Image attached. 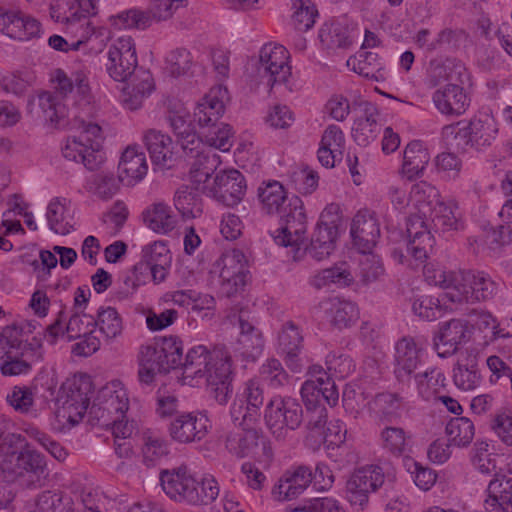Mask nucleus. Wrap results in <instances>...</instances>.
Returning a JSON list of instances; mask_svg holds the SVG:
<instances>
[{
	"instance_id": "nucleus-1",
	"label": "nucleus",
	"mask_w": 512,
	"mask_h": 512,
	"mask_svg": "<svg viewBox=\"0 0 512 512\" xmlns=\"http://www.w3.org/2000/svg\"><path fill=\"white\" fill-rule=\"evenodd\" d=\"M52 81L56 83V92L45 91L38 95V106L43 113L46 121L59 126H65V117L68 114L66 105L62 103V98L75 92L81 101L90 103V87L88 78L82 71H76L68 76L62 69H56L52 76Z\"/></svg>"
},
{
	"instance_id": "nucleus-2",
	"label": "nucleus",
	"mask_w": 512,
	"mask_h": 512,
	"mask_svg": "<svg viewBox=\"0 0 512 512\" xmlns=\"http://www.w3.org/2000/svg\"><path fill=\"white\" fill-rule=\"evenodd\" d=\"M66 315L63 310L57 319L48 325L44 332V338L50 344H55L60 335L66 334L68 340L82 339L73 345L72 352L76 356L88 357L100 348V340L93 335L95 330V318L83 311H74L68 322L63 327Z\"/></svg>"
},
{
	"instance_id": "nucleus-3",
	"label": "nucleus",
	"mask_w": 512,
	"mask_h": 512,
	"mask_svg": "<svg viewBox=\"0 0 512 512\" xmlns=\"http://www.w3.org/2000/svg\"><path fill=\"white\" fill-rule=\"evenodd\" d=\"M412 193L419 212L429 217L436 230L448 232L459 229L461 224L454 211L456 203L444 202L436 187L421 182L414 185Z\"/></svg>"
},
{
	"instance_id": "nucleus-4",
	"label": "nucleus",
	"mask_w": 512,
	"mask_h": 512,
	"mask_svg": "<svg viewBox=\"0 0 512 512\" xmlns=\"http://www.w3.org/2000/svg\"><path fill=\"white\" fill-rule=\"evenodd\" d=\"M264 419L274 437L284 440L289 431L298 429L302 424L303 408L294 398L276 396L268 402Z\"/></svg>"
},
{
	"instance_id": "nucleus-5",
	"label": "nucleus",
	"mask_w": 512,
	"mask_h": 512,
	"mask_svg": "<svg viewBox=\"0 0 512 512\" xmlns=\"http://www.w3.org/2000/svg\"><path fill=\"white\" fill-rule=\"evenodd\" d=\"M280 227L273 235L278 245L299 246L305 240L307 217L302 200L293 195L280 211Z\"/></svg>"
},
{
	"instance_id": "nucleus-6",
	"label": "nucleus",
	"mask_w": 512,
	"mask_h": 512,
	"mask_svg": "<svg viewBox=\"0 0 512 512\" xmlns=\"http://www.w3.org/2000/svg\"><path fill=\"white\" fill-rule=\"evenodd\" d=\"M185 0H151L147 10L129 9L114 17L113 25L119 29L144 30L153 22L165 21L172 17L173 13Z\"/></svg>"
},
{
	"instance_id": "nucleus-7",
	"label": "nucleus",
	"mask_w": 512,
	"mask_h": 512,
	"mask_svg": "<svg viewBox=\"0 0 512 512\" xmlns=\"http://www.w3.org/2000/svg\"><path fill=\"white\" fill-rule=\"evenodd\" d=\"M203 377L210 395L220 405L227 404L233 393V370L231 356L225 348L215 347L214 360Z\"/></svg>"
},
{
	"instance_id": "nucleus-8",
	"label": "nucleus",
	"mask_w": 512,
	"mask_h": 512,
	"mask_svg": "<svg viewBox=\"0 0 512 512\" xmlns=\"http://www.w3.org/2000/svg\"><path fill=\"white\" fill-rule=\"evenodd\" d=\"M339 222L338 206L334 204L327 206L320 215L310 244L306 247L308 255L321 261L333 252L338 237Z\"/></svg>"
},
{
	"instance_id": "nucleus-9",
	"label": "nucleus",
	"mask_w": 512,
	"mask_h": 512,
	"mask_svg": "<svg viewBox=\"0 0 512 512\" xmlns=\"http://www.w3.org/2000/svg\"><path fill=\"white\" fill-rule=\"evenodd\" d=\"M246 188L245 177L240 171L224 169L215 173L203 194L227 207H234L242 201Z\"/></svg>"
},
{
	"instance_id": "nucleus-10",
	"label": "nucleus",
	"mask_w": 512,
	"mask_h": 512,
	"mask_svg": "<svg viewBox=\"0 0 512 512\" xmlns=\"http://www.w3.org/2000/svg\"><path fill=\"white\" fill-rule=\"evenodd\" d=\"M289 54L280 44H265L259 53L258 74L266 80V85L273 87L284 84L291 76V67L288 65Z\"/></svg>"
},
{
	"instance_id": "nucleus-11",
	"label": "nucleus",
	"mask_w": 512,
	"mask_h": 512,
	"mask_svg": "<svg viewBox=\"0 0 512 512\" xmlns=\"http://www.w3.org/2000/svg\"><path fill=\"white\" fill-rule=\"evenodd\" d=\"M384 483V472L380 466L369 465L356 469L346 483L347 499L352 506L363 510L368 504L369 494Z\"/></svg>"
},
{
	"instance_id": "nucleus-12",
	"label": "nucleus",
	"mask_w": 512,
	"mask_h": 512,
	"mask_svg": "<svg viewBox=\"0 0 512 512\" xmlns=\"http://www.w3.org/2000/svg\"><path fill=\"white\" fill-rule=\"evenodd\" d=\"M138 60L133 39L119 37L109 48L107 71L115 81L125 82L137 68Z\"/></svg>"
},
{
	"instance_id": "nucleus-13",
	"label": "nucleus",
	"mask_w": 512,
	"mask_h": 512,
	"mask_svg": "<svg viewBox=\"0 0 512 512\" xmlns=\"http://www.w3.org/2000/svg\"><path fill=\"white\" fill-rule=\"evenodd\" d=\"M423 348L411 336L400 338L394 348L393 372L401 383H410L422 366Z\"/></svg>"
},
{
	"instance_id": "nucleus-14",
	"label": "nucleus",
	"mask_w": 512,
	"mask_h": 512,
	"mask_svg": "<svg viewBox=\"0 0 512 512\" xmlns=\"http://www.w3.org/2000/svg\"><path fill=\"white\" fill-rule=\"evenodd\" d=\"M460 284L457 286V294H451L454 302L485 301L494 296L497 284L483 271L460 272Z\"/></svg>"
},
{
	"instance_id": "nucleus-15",
	"label": "nucleus",
	"mask_w": 512,
	"mask_h": 512,
	"mask_svg": "<svg viewBox=\"0 0 512 512\" xmlns=\"http://www.w3.org/2000/svg\"><path fill=\"white\" fill-rule=\"evenodd\" d=\"M209 428L210 421L206 415L198 412H183L174 416L168 431L172 440L187 444L204 439Z\"/></svg>"
},
{
	"instance_id": "nucleus-16",
	"label": "nucleus",
	"mask_w": 512,
	"mask_h": 512,
	"mask_svg": "<svg viewBox=\"0 0 512 512\" xmlns=\"http://www.w3.org/2000/svg\"><path fill=\"white\" fill-rule=\"evenodd\" d=\"M350 234L360 253H370L380 237L377 214L369 209L359 210L352 220Z\"/></svg>"
},
{
	"instance_id": "nucleus-17",
	"label": "nucleus",
	"mask_w": 512,
	"mask_h": 512,
	"mask_svg": "<svg viewBox=\"0 0 512 512\" xmlns=\"http://www.w3.org/2000/svg\"><path fill=\"white\" fill-rule=\"evenodd\" d=\"M91 393L92 384L88 378L75 379L70 384L61 387L57 402L68 414L69 420H72L74 416L81 419L89 408Z\"/></svg>"
},
{
	"instance_id": "nucleus-18",
	"label": "nucleus",
	"mask_w": 512,
	"mask_h": 512,
	"mask_svg": "<svg viewBox=\"0 0 512 512\" xmlns=\"http://www.w3.org/2000/svg\"><path fill=\"white\" fill-rule=\"evenodd\" d=\"M0 32L11 39L27 41L40 36L41 23L21 11L0 8Z\"/></svg>"
},
{
	"instance_id": "nucleus-19",
	"label": "nucleus",
	"mask_w": 512,
	"mask_h": 512,
	"mask_svg": "<svg viewBox=\"0 0 512 512\" xmlns=\"http://www.w3.org/2000/svg\"><path fill=\"white\" fill-rule=\"evenodd\" d=\"M426 218L419 212V214L408 217L406 223V231L409 237L406 251L418 263H423L427 259L428 250L434 244V238L428 229Z\"/></svg>"
},
{
	"instance_id": "nucleus-20",
	"label": "nucleus",
	"mask_w": 512,
	"mask_h": 512,
	"mask_svg": "<svg viewBox=\"0 0 512 512\" xmlns=\"http://www.w3.org/2000/svg\"><path fill=\"white\" fill-rule=\"evenodd\" d=\"M277 349L291 371L300 372L302 370L303 335L294 322L287 321L282 325L278 334Z\"/></svg>"
},
{
	"instance_id": "nucleus-21",
	"label": "nucleus",
	"mask_w": 512,
	"mask_h": 512,
	"mask_svg": "<svg viewBox=\"0 0 512 512\" xmlns=\"http://www.w3.org/2000/svg\"><path fill=\"white\" fill-rule=\"evenodd\" d=\"M468 326L465 320L451 319L439 325V331L434 336V348L438 356L445 358L457 352L467 341Z\"/></svg>"
},
{
	"instance_id": "nucleus-22",
	"label": "nucleus",
	"mask_w": 512,
	"mask_h": 512,
	"mask_svg": "<svg viewBox=\"0 0 512 512\" xmlns=\"http://www.w3.org/2000/svg\"><path fill=\"white\" fill-rule=\"evenodd\" d=\"M497 133L498 127L495 118L490 114L482 113L475 116L466 128L460 129L455 138L468 137L471 146L481 150L491 146Z\"/></svg>"
},
{
	"instance_id": "nucleus-23",
	"label": "nucleus",
	"mask_w": 512,
	"mask_h": 512,
	"mask_svg": "<svg viewBox=\"0 0 512 512\" xmlns=\"http://www.w3.org/2000/svg\"><path fill=\"white\" fill-rule=\"evenodd\" d=\"M191 155L194 160L190 164V182L195 185L196 190L203 193L217 172L220 157L212 149L200 150V148L194 150Z\"/></svg>"
},
{
	"instance_id": "nucleus-24",
	"label": "nucleus",
	"mask_w": 512,
	"mask_h": 512,
	"mask_svg": "<svg viewBox=\"0 0 512 512\" xmlns=\"http://www.w3.org/2000/svg\"><path fill=\"white\" fill-rule=\"evenodd\" d=\"M437 110L450 116H460L467 110L470 99L459 84H446L437 89L432 96Z\"/></svg>"
},
{
	"instance_id": "nucleus-25",
	"label": "nucleus",
	"mask_w": 512,
	"mask_h": 512,
	"mask_svg": "<svg viewBox=\"0 0 512 512\" xmlns=\"http://www.w3.org/2000/svg\"><path fill=\"white\" fill-rule=\"evenodd\" d=\"M226 93V89L214 87L198 103L194 111V121L201 128L214 126L218 122L225 111L223 97Z\"/></svg>"
},
{
	"instance_id": "nucleus-26",
	"label": "nucleus",
	"mask_w": 512,
	"mask_h": 512,
	"mask_svg": "<svg viewBox=\"0 0 512 512\" xmlns=\"http://www.w3.org/2000/svg\"><path fill=\"white\" fill-rule=\"evenodd\" d=\"M62 154L70 161L82 163L90 171L99 169L104 162V154L102 151H97V145H88L76 136L67 138L62 147Z\"/></svg>"
},
{
	"instance_id": "nucleus-27",
	"label": "nucleus",
	"mask_w": 512,
	"mask_h": 512,
	"mask_svg": "<svg viewBox=\"0 0 512 512\" xmlns=\"http://www.w3.org/2000/svg\"><path fill=\"white\" fill-rule=\"evenodd\" d=\"M138 364L139 381L146 385L153 383L158 373H167L171 370V366L165 364V359L156 344L142 345L140 347Z\"/></svg>"
},
{
	"instance_id": "nucleus-28",
	"label": "nucleus",
	"mask_w": 512,
	"mask_h": 512,
	"mask_svg": "<svg viewBox=\"0 0 512 512\" xmlns=\"http://www.w3.org/2000/svg\"><path fill=\"white\" fill-rule=\"evenodd\" d=\"M225 449L237 458H245L254 454L258 447L259 434L254 429L235 428L220 436Z\"/></svg>"
},
{
	"instance_id": "nucleus-29",
	"label": "nucleus",
	"mask_w": 512,
	"mask_h": 512,
	"mask_svg": "<svg viewBox=\"0 0 512 512\" xmlns=\"http://www.w3.org/2000/svg\"><path fill=\"white\" fill-rule=\"evenodd\" d=\"M311 483V468L300 465L293 472L287 473L284 479H280L273 494L278 500H292L301 495Z\"/></svg>"
},
{
	"instance_id": "nucleus-30",
	"label": "nucleus",
	"mask_w": 512,
	"mask_h": 512,
	"mask_svg": "<svg viewBox=\"0 0 512 512\" xmlns=\"http://www.w3.org/2000/svg\"><path fill=\"white\" fill-rule=\"evenodd\" d=\"M147 171L145 154L136 147L126 148L118 165L119 181L128 186L135 185L145 177Z\"/></svg>"
},
{
	"instance_id": "nucleus-31",
	"label": "nucleus",
	"mask_w": 512,
	"mask_h": 512,
	"mask_svg": "<svg viewBox=\"0 0 512 512\" xmlns=\"http://www.w3.org/2000/svg\"><path fill=\"white\" fill-rule=\"evenodd\" d=\"M485 509L488 512H512V478L497 475L488 484Z\"/></svg>"
},
{
	"instance_id": "nucleus-32",
	"label": "nucleus",
	"mask_w": 512,
	"mask_h": 512,
	"mask_svg": "<svg viewBox=\"0 0 512 512\" xmlns=\"http://www.w3.org/2000/svg\"><path fill=\"white\" fill-rule=\"evenodd\" d=\"M160 484L163 491L171 499L188 503V495L194 485V477L185 470H163L160 473Z\"/></svg>"
},
{
	"instance_id": "nucleus-33",
	"label": "nucleus",
	"mask_w": 512,
	"mask_h": 512,
	"mask_svg": "<svg viewBox=\"0 0 512 512\" xmlns=\"http://www.w3.org/2000/svg\"><path fill=\"white\" fill-rule=\"evenodd\" d=\"M240 256L243 255L234 250L232 254H226L223 259L224 266L220 272L221 292L227 297L236 295L246 285V274L243 271V266L239 265L235 270L233 269V264L239 262Z\"/></svg>"
},
{
	"instance_id": "nucleus-34",
	"label": "nucleus",
	"mask_w": 512,
	"mask_h": 512,
	"mask_svg": "<svg viewBox=\"0 0 512 512\" xmlns=\"http://www.w3.org/2000/svg\"><path fill=\"white\" fill-rule=\"evenodd\" d=\"M143 139L152 163L159 168H170L173 157L171 138L161 131L151 129Z\"/></svg>"
},
{
	"instance_id": "nucleus-35",
	"label": "nucleus",
	"mask_w": 512,
	"mask_h": 512,
	"mask_svg": "<svg viewBox=\"0 0 512 512\" xmlns=\"http://www.w3.org/2000/svg\"><path fill=\"white\" fill-rule=\"evenodd\" d=\"M167 120L177 138V142L186 154H193L194 150L203 146L201 138L196 134L189 117L179 113H169Z\"/></svg>"
},
{
	"instance_id": "nucleus-36",
	"label": "nucleus",
	"mask_w": 512,
	"mask_h": 512,
	"mask_svg": "<svg viewBox=\"0 0 512 512\" xmlns=\"http://www.w3.org/2000/svg\"><path fill=\"white\" fill-rule=\"evenodd\" d=\"M429 161L430 154L422 142H410L404 150L402 175L410 181L421 177Z\"/></svg>"
},
{
	"instance_id": "nucleus-37",
	"label": "nucleus",
	"mask_w": 512,
	"mask_h": 512,
	"mask_svg": "<svg viewBox=\"0 0 512 512\" xmlns=\"http://www.w3.org/2000/svg\"><path fill=\"white\" fill-rule=\"evenodd\" d=\"M95 401L105 406L116 419H125L129 400L126 390L119 381H112L99 390Z\"/></svg>"
},
{
	"instance_id": "nucleus-38",
	"label": "nucleus",
	"mask_w": 512,
	"mask_h": 512,
	"mask_svg": "<svg viewBox=\"0 0 512 512\" xmlns=\"http://www.w3.org/2000/svg\"><path fill=\"white\" fill-rule=\"evenodd\" d=\"M16 465L30 474L34 487L43 486L49 475L45 457L35 450L23 449L16 458Z\"/></svg>"
},
{
	"instance_id": "nucleus-39",
	"label": "nucleus",
	"mask_w": 512,
	"mask_h": 512,
	"mask_svg": "<svg viewBox=\"0 0 512 512\" xmlns=\"http://www.w3.org/2000/svg\"><path fill=\"white\" fill-rule=\"evenodd\" d=\"M201 194L195 185H182L174 194V206L184 218H196L203 212Z\"/></svg>"
},
{
	"instance_id": "nucleus-40",
	"label": "nucleus",
	"mask_w": 512,
	"mask_h": 512,
	"mask_svg": "<svg viewBox=\"0 0 512 512\" xmlns=\"http://www.w3.org/2000/svg\"><path fill=\"white\" fill-rule=\"evenodd\" d=\"M258 197L262 204V209L267 214L280 213L281 209L290 199L284 186L276 180L263 182L258 188Z\"/></svg>"
},
{
	"instance_id": "nucleus-41",
	"label": "nucleus",
	"mask_w": 512,
	"mask_h": 512,
	"mask_svg": "<svg viewBox=\"0 0 512 512\" xmlns=\"http://www.w3.org/2000/svg\"><path fill=\"white\" fill-rule=\"evenodd\" d=\"M402 398L396 393L383 392L375 395L369 402L371 412L380 421L391 423L400 417Z\"/></svg>"
},
{
	"instance_id": "nucleus-42",
	"label": "nucleus",
	"mask_w": 512,
	"mask_h": 512,
	"mask_svg": "<svg viewBox=\"0 0 512 512\" xmlns=\"http://www.w3.org/2000/svg\"><path fill=\"white\" fill-rule=\"evenodd\" d=\"M215 348L209 351L204 345H198L188 350L183 366L186 377H203L212 360H214Z\"/></svg>"
},
{
	"instance_id": "nucleus-43",
	"label": "nucleus",
	"mask_w": 512,
	"mask_h": 512,
	"mask_svg": "<svg viewBox=\"0 0 512 512\" xmlns=\"http://www.w3.org/2000/svg\"><path fill=\"white\" fill-rule=\"evenodd\" d=\"M145 224L156 233L166 234L176 225V219L171 214L169 206L164 203H155L143 212Z\"/></svg>"
},
{
	"instance_id": "nucleus-44",
	"label": "nucleus",
	"mask_w": 512,
	"mask_h": 512,
	"mask_svg": "<svg viewBox=\"0 0 512 512\" xmlns=\"http://www.w3.org/2000/svg\"><path fill=\"white\" fill-rule=\"evenodd\" d=\"M352 282L353 277L344 265L323 269L309 278V284L317 290L330 287L331 284L348 286Z\"/></svg>"
},
{
	"instance_id": "nucleus-45",
	"label": "nucleus",
	"mask_w": 512,
	"mask_h": 512,
	"mask_svg": "<svg viewBox=\"0 0 512 512\" xmlns=\"http://www.w3.org/2000/svg\"><path fill=\"white\" fill-rule=\"evenodd\" d=\"M347 66L351 67L357 74L379 81L383 77V65L379 60L376 53L373 52H360L357 57H350L347 60Z\"/></svg>"
},
{
	"instance_id": "nucleus-46",
	"label": "nucleus",
	"mask_w": 512,
	"mask_h": 512,
	"mask_svg": "<svg viewBox=\"0 0 512 512\" xmlns=\"http://www.w3.org/2000/svg\"><path fill=\"white\" fill-rule=\"evenodd\" d=\"M445 431L450 444L457 447L468 446L475 435L474 424L467 417L452 418L447 423Z\"/></svg>"
},
{
	"instance_id": "nucleus-47",
	"label": "nucleus",
	"mask_w": 512,
	"mask_h": 512,
	"mask_svg": "<svg viewBox=\"0 0 512 512\" xmlns=\"http://www.w3.org/2000/svg\"><path fill=\"white\" fill-rule=\"evenodd\" d=\"M453 380L455 385L463 391L473 390L479 386L481 375L475 357L466 358L465 363H457Z\"/></svg>"
},
{
	"instance_id": "nucleus-48",
	"label": "nucleus",
	"mask_w": 512,
	"mask_h": 512,
	"mask_svg": "<svg viewBox=\"0 0 512 512\" xmlns=\"http://www.w3.org/2000/svg\"><path fill=\"white\" fill-rule=\"evenodd\" d=\"M329 311L331 315V323L338 329L351 326L359 317V311L356 304L347 300H332Z\"/></svg>"
},
{
	"instance_id": "nucleus-49",
	"label": "nucleus",
	"mask_w": 512,
	"mask_h": 512,
	"mask_svg": "<svg viewBox=\"0 0 512 512\" xmlns=\"http://www.w3.org/2000/svg\"><path fill=\"white\" fill-rule=\"evenodd\" d=\"M419 394L429 399L445 386V375L438 368H430L414 374L413 377Z\"/></svg>"
},
{
	"instance_id": "nucleus-50",
	"label": "nucleus",
	"mask_w": 512,
	"mask_h": 512,
	"mask_svg": "<svg viewBox=\"0 0 512 512\" xmlns=\"http://www.w3.org/2000/svg\"><path fill=\"white\" fill-rule=\"evenodd\" d=\"M409 438L401 427L387 426L380 432L382 447L397 457L408 451Z\"/></svg>"
},
{
	"instance_id": "nucleus-51",
	"label": "nucleus",
	"mask_w": 512,
	"mask_h": 512,
	"mask_svg": "<svg viewBox=\"0 0 512 512\" xmlns=\"http://www.w3.org/2000/svg\"><path fill=\"white\" fill-rule=\"evenodd\" d=\"M96 327L107 339H114L122 332V319L115 308L101 307L97 311Z\"/></svg>"
},
{
	"instance_id": "nucleus-52",
	"label": "nucleus",
	"mask_w": 512,
	"mask_h": 512,
	"mask_svg": "<svg viewBox=\"0 0 512 512\" xmlns=\"http://www.w3.org/2000/svg\"><path fill=\"white\" fill-rule=\"evenodd\" d=\"M66 212L65 205L58 198L52 200L47 207L48 225L56 234L67 235L73 229L71 218L66 215Z\"/></svg>"
},
{
	"instance_id": "nucleus-53",
	"label": "nucleus",
	"mask_w": 512,
	"mask_h": 512,
	"mask_svg": "<svg viewBox=\"0 0 512 512\" xmlns=\"http://www.w3.org/2000/svg\"><path fill=\"white\" fill-rule=\"evenodd\" d=\"M319 39L328 49L346 48L351 44L348 29L338 22L325 23L319 31Z\"/></svg>"
},
{
	"instance_id": "nucleus-54",
	"label": "nucleus",
	"mask_w": 512,
	"mask_h": 512,
	"mask_svg": "<svg viewBox=\"0 0 512 512\" xmlns=\"http://www.w3.org/2000/svg\"><path fill=\"white\" fill-rule=\"evenodd\" d=\"M263 348L262 334L239 335L233 343V351L246 361H255L261 355Z\"/></svg>"
},
{
	"instance_id": "nucleus-55",
	"label": "nucleus",
	"mask_w": 512,
	"mask_h": 512,
	"mask_svg": "<svg viewBox=\"0 0 512 512\" xmlns=\"http://www.w3.org/2000/svg\"><path fill=\"white\" fill-rule=\"evenodd\" d=\"M192 64L191 53L185 48H177L171 51L166 58L165 70L172 77H179L187 74Z\"/></svg>"
},
{
	"instance_id": "nucleus-56",
	"label": "nucleus",
	"mask_w": 512,
	"mask_h": 512,
	"mask_svg": "<svg viewBox=\"0 0 512 512\" xmlns=\"http://www.w3.org/2000/svg\"><path fill=\"white\" fill-rule=\"evenodd\" d=\"M156 345L165 359V364L171 366V370L182 364L183 343L179 337H163Z\"/></svg>"
},
{
	"instance_id": "nucleus-57",
	"label": "nucleus",
	"mask_w": 512,
	"mask_h": 512,
	"mask_svg": "<svg viewBox=\"0 0 512 512\" xmlns=\"http://www.w3.org/2000/svg\"><path fill=\"white\" fill-rule=\"evenodd\" d=\"M424 276L429 284L439 286L443 289H453L451 294H457V286L460 284V272L446 271L441 268L432 269L425 266Z\"/></svg>"
},
{
	"instance_id": "nucleus-58",
	"label": "nucleus",
	"mask_w": 512,
	"mask_h": 512,
	"mask_svg": "<svg viewBox=\"0 0 512 512\" xmlns=\"http://www.w3.org/2000/svg\"><path fill=\"white\" fill-rule=\"evenodd\" d=\"M309 0H294L292 3L293 22L297 30L304 32L313 27L317 11L309 6Z\"/></svg>"
},
{
	"instance_id": "nucleus-59",
	"label": "nucleus",
	"mask_w": 512,
	"mask_h": 512,
	"mask_svg": "<svg viewBox=\"0 0 512 512\" xmlns=\"http://www.w3.org/2000/svg\"><path fill=\"white\" fill-rule=\"evenodd\" d=\"M412 310L420 318L427 321H434L442 317L444 312L439 299L433 296H422L415 300Z\"/></svg>"
},
{
	"instance_id": "nucleus-60",
	"label": "nucleus",
	"mask_w": 512,
	"mask_h": 512,
	"mask_svg": "<svg viewBox=\"0 0 512 512\" xmlns=\"http://www.w3.org/2000/svg\"><path fill=\"white\" fill-rule=\"evenodd\" d=\"M311 374L317 375L321 399H324L330 406L336 405L339 393L334 380L320 366L312 367Z\"/></svg>"
},
{
	"instance_id": "nucleus-61",
	"label": "nucleus",
	"mask_w": 512,
	"mask_h": 512,
	"mask_svg": "<svg viewBox=\"0 0 512 512\" xmlns=\"http://www.w3.org/2000/svg\"><path fill=\"white\" fill-rule=\"evenodd\" d=\"M208 132L204 135L205 142L212 148L219 149L221 151H229L232 146L231 142V127L228 124L221 123V127L209 126Z\"/></svg>"
},
{
	"instance_id": "nucleus-62",
	"label": "nucleus",
	"mask_w": 512,
	"mask_h": 512,
	"mask_svg": "<svg viewBox=\"0 0 512 512\" xmlns=\"http://www.w3.org/2000/svg\"><path fill=\"white\" fill-rule=\"evenodd\" d=\"M148 266H162L171 264V254L167 245L156 241L142 250V258Z\"/></svg>"
},
{
	"instance_id": "nucleus-63",
	"label": "nucleus",
	"mask_w": 512,
	"mask_h": 512,
	"mask_svg": "<svg viewBox=\"0 0 512 512\" xmlns=\"http://www.w3.org/2000/svg\"><path fill=\"white\" fill-rule=\"evenodd\" d=\"M260 375L274 388L283 386L288 381L287 372L284 370L281 362L275 358L268 359L261 366Z\"/></svg>"
},
{
	"instance_id": "nucleus-64",
	"label": "nucleus",
	"mask_w": 512,
	"mask_h": 512,
	"mask_svg": "<svg viewBox=\"0 0 512 512\" xmlns=\"http://www.w3.org/2000/svg\"><path fill=\"white\" fill-rule=\"evenodd\" d=\"M295 512H345L340 502L333 497H316L304 501Z\"/></svg>"
}]
</instances>
